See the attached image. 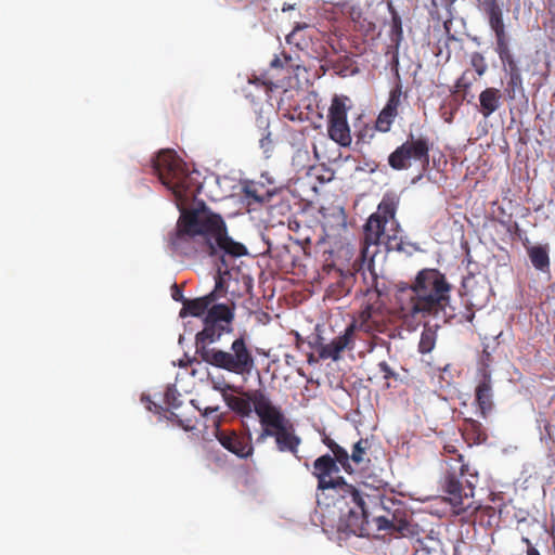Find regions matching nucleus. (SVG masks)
<instances>
[{"mask_svg":"<svg viewBox=\"0 0 555 555\" xmlns=\"http://www.w3.org/2000/svg\"><path fill=\"white\" fill-rule=\"evenodd\" d=\"M153 170L175 196L180 211L176 229L168 234L170 249L189 258L208 253V207L198 198L201 173L190 170L173 150L160 151L153 159Z\"/></svg>","mask_w":555,"mask_h":555,"instance_id":"obj_1","label":"nucleus"},{"mask_svg":"<svg viewBox=\"0 0 555 555\" xmlns=\"http://www.w3.org/2000/svg\"><path fill=\"white\" fill-rule=\"evenodd\" d=\"M452 285L438 269L425 268L414 281L398 291L401 317L421 321L443 312L450 304Z\"/></svg>","mask_w":555,"mask_h":555,"instance_id":"obj_2","label":"nucleus"},{"mask_svg":"<svg viewBox=\"0 0 555 555\" xmlns=\"http://www.w3.org/2000/svg\"><path fill=\"white\" fill-rule=\"evenodd\" d=\"M338 465L335 456L321 455L313 462L312 475L318 479V490H334L346 501L349 509L345 517V527L350 533L361 535L370 522V513L362 493L356 487L341 476L333 477V474L339 473Z\"/></svg>","mask_w":555,"mask_h":555,"instance_id":"obj_3","label":"nucleus"},{"mask_svg":"<svg viewBox=\"0 0 555 555\" xmlns=\"http://www.w3.org/2000/svg\"><path fill=\"white\" fill-rule=\"evenodd\" d=\"M446 460V469L440 479V487L449 495L448 501L457 516L464 518L473 517L479 509L480 504L472 501L465 504V500L473 498L474 490L478 482V473L472 469L464 461V456L452 443L443 446Z\"/></svg>","mask_w":555,"mask_h":555,"instance_id":"obj_4","label":"nucleus"},{"mask_svg":"<svg viewBox=\"0 0 555 555\" xmlns=\"http://www.w3.org/2000/svg\"><path fill=\"white\" fill-rule=\"evenodd\" d=\"M400 197L395 192H386L364 224V245H384L388 251H402L401 227L396 219Z\"/></svg>","mask_w":555,"mask_h":555,"instance_id":"obj_5","label":"nucleus"},{"mask_svg":"<svg viewBox=\"0 0 555 555\" xmlns=\"http://www.w3.org/2000/svg\"><path fill=\"white\" fill-rule=\"evenodd\" d=\"M477 9L487 18L495 37V52L507 75L521 74L519 60L511 49L509 36L504 23V13L499 0H475Z\"/></svg>","mask_w":555,"mask_h":555,"instance_id":"obj_6","label":"nucleus"},{"mask_svg":"<svg viewBox=\"0 0 555 555\" xmlns=\"http://www.w3.org/2000/svg\"><path fill=\"white\" fill-rule=\"evenodd\" d=\"M214 389L219 390L228 408L242 417H250L253 411L259 416L261 410L275 406L261 389L244 391L242 397L229 393V390L238 392V388L230 384L221 386L214 382Z\"/></svg>","mask_w":555,"mask_h":555,"instance_id":"obj_7","label":"nucleus"},{"mask_svg":"<svg viewBox=\"0 0 555 555\" xmlns=\"http://www.w3.org/2000/svg\"><path fill=\"white\" fill-rule=\"evenodd\" d=\"M433 142L426 135L415 138L412 133L408 140L399 145L388 156V165L397 171L408 170L412 166V162H418L422 169L426 170L429 166V152Z\"/></svg>","mask_w":555,"mask_h":555,"instance_id":"obj_8","label":"nucleus"},{"mask_svg":"<svg viewBox=\"0 0 555 555\" xmlns=\"http://www.w3.org/2000/svg\"><path fill=\"white\" fill-rule=\"evenodd\" d=\"M247 254L246 246L230 235L224 219L210 211V256L220 255V262L224 263L225 256L238 258Z\"/></svg>","mask_w":555,"mask_h":555,"instance_id":"obj_9","label":"nucleus"},{"mask_svg":"<svg viewBox=\"0 0 555 555\" xmlns=\"http://www.w3.org/2000/svg\"><path fill=\"white\" fill-rule=\"evenodd\" d=\"M233 353L220 349H210V365L235 374H249L255 360L243 337L236 338L231 346Z\"/></svg>","mask_w":555,"mask_h":555,"instance_id":"obj_10","label":"nucleus"},{"mask_svg":"<svg viewBox=\"0 0 555 555\" xmlns=\"http://www.w3.org/2000/svg\"><path fill=\"white\" fill-rule=\"evenodd\" d=\"M259 421L264 424L272 425L275 429V442L279 451L291 452L298 460V447L301 443L300 437H298L293 428L285 426V416L280 408L274 406L263 409L259 412Z\"/></svg>","mask_w":555,"mask_h":555,"instance_id":"obj_11","label":"nucleus"},{"mask_svg":"<svg viewBox=\"0 0 555 555\" xmlns=\"http://www.w3.org/2000/svg\"><path fill=\"white\" fill-rule=\"evenodd\" d=\"M141 401L146 404L149 411H154L160 414L165 412V417L183 428L184 430H192L195 428L197 423L196 417L192 418L185 415L184 412H178L182 404L181 393L178 391L175 385H168L164 393V402L168 409H164L162 405L153 402L149 396L143 395Z\"/></svg>","mask_w":555,"mask_h":555,"instance_id":"obj_12","label":"nucleus"},{"mask_svg":"<svg viewBox=\"0 0 555 555\" xmlns=\"http://www.w3.org/2000/svg\"><path fill=\"white\" fill-rule=\"evenodd\" d=\"M347 96L335 95L327 114L328 137L343 147H348L352 142L350 127L347 120Z\"/></svg>","mask_w":555,"mask_h":555,"instance_id":"obj_13","label":"nucleus"},{"mask_svg":"<svg viewBox=\"0 0 555 555\" xmlns=\"http://www.w3.org/2000/svg\"><path fill=\"white\" fill-rule=\"evenodd\" d=\"M322 442L332 451L336 461L347 474H352L354 470L351 463L358 467H363L370 463V459L365 457L369 449L367 439L357 441L352 447L350 455L345 448L326 435L322 438Z\"/></svg>","mask_w":555,"mask_h":555,"instance_id":"obj_14","label":"nucleus"},{"mask_svg":"<svg viewBox=\"0 0 555 555\" xmlns=\"http://www.w3.org/2000/svg\"><path fill=\"white\" fill-rule=\"evenodd\" d=\"M382 508L384 514L376 515L373 522L376 525L377 530L382 531H396L403 533L409 528V521L403 505L399 501L392 499H382Z\"/></svg>","mask_w":555,"mask_h":555,"instance_id":"obj_15","label":"nucleus"},{"mask_svg":"<svg viewBox=\"0 0 555 555\" xmlns=\"http://www.w3.org/2000/svg\"><path fill=\"white\" fill-rule=\"evenodd\" d=\"M234 304H210V344L233 332Z\"/></svg>","mask_w":555,"mask_h":555,"instance_id":"obj_16","label":"nucleus"},{"mask_svg":"<svg viewBox=\"0 0 555 555\" xmlns=\"http://www.w3.org/2000/svg\"><path fill=\"white\" fill-rule=\"evenodd\" d=\"M208 326L207 318L205 319V327L196 334V352L189 360L190 374L192 377L203 384L208 380Z\"/></svg>","mask_w":555,"mask_h":555,"instance_id":"obj_17","label":"nucleus"},{"mask_svg":"<svg viewBox=\"0 0 555 555\" xmlns=\"http://www.w3.org/2000/svg\"><path fill=\"white\" fill-rule=\"evenodd\" d=\"M354 332L356 324L351 323L345 328L341 335L335 337L331 343H320L317 347L319 357L324 360H339L341 352H344L346 349H353Z\"/></svg>","mask_w":555,"mask_h":555,"instance_id":"obj_18","label":"nucleus"},{"mask_svg":"<svg viewBox=\"0 0 555 555\" xmlns=\"http://www.w3.org/2000/svg\"><path fill=\"white\" fill-rule=\"evenodd\" d=\"M214 435L219 443L238 457H248L254 448L250 443V437L238 436L234 430L221 429L219 423L215 424Z\"/></svg>","mask_w":555,"mask_h":555,"instance_id":"obj_19","label":"nucleus"},{"mask_svg":"<svg viewBox=\"0 0 555 555\" xmlns=\"http://www.w3.org/2000/svg\"><path fill=\"white\" fill-rule=\"evenodd\" d=\"M242 195L247 206L263 205L275 195V190H270L262 182L246 180L242 183Z\"/></svg>","mask_w":555,"mask_h":555,"instance_id":"obj_20","label":"nucleus"},{"mask_svg":"<svg viewBox=\"0 0 555 555\" xmlns=\"http://www.w3.org/2000/svg\"><path fill=\"white\" fill-rule=\"evenodd\" d=\"M492 397L491 376L485 371L482 380L479 382L475 390V402L482 418H487L493 408Z\"/></svg>","mask_w":555,"mask_h":555,"instance_id":"obj_21","label":"nucleus"},{"mask_svg":"<svg viewBox=\"0 0 555 555\" xmlns=\"http://www.w3.org/2000/svg\"><path fill=\"white\" fill-rule=\"evenodd\" d=\"M319 214L324 230L337 231L346 227L347 217L344 208L339 205L321 206Z\"/></svg>","mask_w":555,"mask_h":555,"instance_id":"obj_22","label":"nucleus"},{"mask_svg":"<svg viewBox=\"0 0 555 555\" xmlns=\"http://www.w3.org/2000/svg\"><path fill=\"white\" fill-rule=\"evenodd\" d=\"M503 93L500 89L488 87L479 94L478 112L483 118L490 117L502 104Z\"/></svg>","mask_w":555,"mask_h":555,"instance_id":"obj_23","label":"nucleus"},{"mask_svg":"<svg viewBox=\"0 0 555 555\" xmlns=\"http://www.w3.org/2000/svg\"><path fill=\"white\" fill-rule=\"evenodd\" d=\"M461 431L468 446L481 444L488 439L485 426L474 418H465Z\"/></svg>","mask_w":555,"mask_h":555,"instance_id":"obj_24","label":"nucleus"},{"mask_svg":"<svg viewBox=\"0 0 555 555\" xmlns=\"http://www.w3.org/2000/svg\"><path fill=\"white\" fill-rule=\"evenodd\" d=\"M215 190H210V201H222L233 195L235 179L227 175H215Z\"/></svg>","mask_w":555,"mask_h":555,"instance_id":"obj_25","label":"nucleus"},{"mask_svg":"<svg viewBox=\"0 0 555 555\" xmlns=\"http://www.w3.org/2000/svg\"><path fill=\"white\" fill-rule=\"evenodd\" d=\"M218 266L217 274L215 276V288L210 292V304L217 299L224 297L228 293V282L231 279V273L228 269L227 262Z\"/></svg>","mask_w":555,"mask_h":555,"instance_id":"obj_26","label":"nucleus"},{"mask_svg":"<svg viewBox=\"0 0 555 555\" xmlns=\"http://www.w3.org/2000/svg\"><path fill=\"white\" fill-rule=\"evenodd\" d=\"M208 310V295L184 300L183 307L180 311V317L185 318L186 315L192 317H204L203 322L205 323V319H208V314L205 315V312Z\"/></svg>","mask_w":555,"mask_h":555,"instance_id":"obj_27","label":"nucleus"},{"mask_svg":"<svg viewBox=\"0 0 555 555\" xmlns=\"http://www.w3.org/2000/svg\"><path fill=\"white\" fill-rule=\"evenodd\" d=\"M528 256L537 270L545 271L550 268L548 250L545 246L538 245L528 248Z\"/></svg>","mask_w":555,"mask_h":555,"instance_id":"obj_28","label":"nucleus"},{"mask_svg":"<svg viewBox=\"0 0 555 555\" xmlns=\"http://www.w3.org/2000/svg\"><path fill=\"white\" fill-rule=\"evenodd\" d=\"M388 9L391 14L390 38L396 46H399L403 38L402 21L391 3H388Z\"/></svg>","mask_w":555,"mask_h":555,"instance_id":"obj_29","label":"nucleus"},{"mask_svg":"<svg viewBox=\"0 0 555 555\" xmlns=\"http://www.w3.org/2000/svg\"><path fill=\"white\" fill-rule=\"evenodd\" d=\"M517 93H524L522 76L521 74L508 75L503 95H505L507 100L514 101Z\"/></svg>","mask_w":555,"mask_h":555,"instance_id":"obj_30","label":"nucleus"},{"mask_svg":"<svg viewBox=\"0 0 555 555\" xmlns=\"http://www.w3.org/2000/svg\"><path fill=\"white\" fill-rule=\"evenodd\" d=\"M401 95L402 87L400 83H398L395 88L391 89L388 101L383 109L392 115L393 117H397L398 108L401 103Z\"/></svg>","mask_w":555,"mask_h":555,"instance_id":"obj_31","label":"nucleus"},{"mask_svg":"<svg viewBox=\"0 0 555 555\" xmlns=\"http://www.w3.org/2000/svg\"><path fill=\"white\" fill-rule=\"evenodd\" d=\"M436 334L430 328L424 330L418 343V351L421 353H428L435 348Z\"/></svg>","mask_w":555,"mask_h":555,"instance_id":"obj_32","label":"nucleus"},{"mask_svg":"<svg viewBox=\"0 0 555 555\" xmlns=\"http://www.w3.org/2000/svg\"><path fill=\"white\" fill-rule=\"evenodd\" d=\"M395 118L396 117L382 109L375 121V129L382 132L389 131Z\"/></svg>","mask_w":555,"mask_h":555,"instance_id":"obj_33","label":"nucleus"},{"mask_svg":"<svg viewBox=\"0 0 555 555\" xmlns=\"http://www.w3.org/2000/svg\"><path fill=\"white\" fill-rule=\"evenodd\" d=\"M470 65L474 67L478 76H482L488 69L485 56L480 52H474L470 55Z\"/></svg>","mask_w":555,"mask_h":555,"instance_id":"obj_34","label":"nucleus"},{"mask_svg":"<svg viewBox=\"0 0 555 555\" xmlns=\"http://www.w3.org/2000/svg\"><path fill=\"white\" fill-rule=\"evenodd\" d=\"M268 128V126L264 128L262 135L259 140L260 147L263 150L264 153L270 152L273 147V140L271 137V132L269 131Z\"/></svg>","mask_w":555,"mask_h":555,"instance_id":"obj_35","label":"nucleus"},{"mask_svg":"<svg viewBox=\"0 0 555 555\" xmlns=\"http://www.w3.org/2000/svg\"><path fill=\"white\" fill-rule=\"evenodd\" d=\"M307 24H296L293 31L286 36V41L289 44H295L296 47H301V42L297 39L298 33L305 28H307Z\"/></svg>","mask_w":555,"mask_h":555,"instance_id":"obj_36","label":"nucleus"},{"mask_svg":"<svg viewBox=\"0 0 555 555\" xmlns=\"http://www.w3.org/2000/svg\"><path fill=\"white\" fill-rule=\"evenodd\" d=\"M291 61L292 56L283 52L281 55L274 56V59L270 62V66L272 68H283Z\"/></svg>","mask_w":555,"mask_h":555,"instance_id":"obj_37","label":"nucleus"},{"mask_svg":"<svg viewBox=\"0 0 555 555\" xmlns=\"http://www.w3.org/2000/svg\"><path fill=\"white\" fill-rule=\"evenodd\" d=\"M260 424L262 426V431L257 438L258 442H263L268 437L275 438V429L272 427V425L264 424L262 421H260Z\"/></svg>","mask_w":555,"mask_h":555,"instance_id":"obj_38","label":"nucleus"},{"mask_svg":"<svg viewBox=\"0 0 555 555\" xmlns=\"http://www.w3.org/2000/svg\"><path fill=\"white\" fill-rule=\"evenodd\" d=\"M472 80L467 77L466 73H463L461 77L456 80L455 88L457 90H462L465 93L470 89L472 87Z\"/></svg>","mask_w":555,"mask_h":555,"instance_id":"obj_39","label":"nucleus"},{"mask_svg":"<svg viewBox=\"0 0 555 555\" xmlns=\"http://www.w3.org/2000/svg\"><path fill=\"white\" fill-rule=\"evenodd\" d=\"M378 369L384 374V379L397 378V373L389 366L386 361L379 362Z\"/></svg>","mask_w":555,"mask_h":555,"instance_id":"obj_40","label":"nucleus"},{"mask_svg":"<svg viewBox=\"0 0 555 555\" xmlns=\"http://www.w3.org/2000/svg\"><path fill=\"white\" fill-rule=\"evenodd\" d=\"M171 297L175 301H180L182 304L184 300H188L183 296L182 288L176 283L171 286Z\"/></svg>","mask_w":555,"mask_h":555,"instance_id":"obj_41","label":"nucleus"},{"mask_svg":"<svg viewBox=\"0 0 555 555\" xmlns=\"http://www.w3.org/2000/svg\"><path fill=\"white\" fill-rule=\"evenodd\" d=\"M456 0H431V4L435 9H438L439 7H443L446 9H451V7L454 4Z\"/></svg>","mask_w":555,"mask_h":555,"instance_id":"obj_42","label":"nucleus"},{"mask_svg":"<svg viewBox=\"0 0 555 555\" xmlns=\"http://www.w3.org/2000/svg\"><path fill=\"white\" fill-rule=\"evenodd\" d=\"M522 541L527 544V555H541L535 546L532 545L528 538H524Z\"/></svg>","mask_w":555,"mask_h":555,"instance_id":"obj_43","label":"nucleus"},{"mask_svg":"<svg viewBox=\"0 0 555 555\" xmlns=\"http://www.w3.org/2000/svg\"><path fill=\"white\" fill-rule=\"evenodd\" d=\"M371 318V308L367 307L365 310H363L360 314L361 319V327L369 328V325H366V321Z\"/></svg>","mask_w":555,"mask_h":555,"instance_id":"obj_44","label":"nucleus"},{"mask_svg":"<svg viewBox=\"0 0 555 555\" xmlns=\"http://www.w3.org/2000/svg\"><path fill=\"white\" fill-rule=\"evenodd\" d=\"M251 83H255V85H262L266 87L267 91H271L272 90V82H267L258 77H255L254 79H250L249 80Z\"/></svg>","mask_w":555,"mask_h":555,"instance_id":"obj_45","label":"nucleus"},{"mask_svg":"<svg viewBox=\"0 0 555 555\" xmlns=\"http://www.w3.org/2000/svg\"><path fill=\"white\" fill-rule=\"evenodd\" d=\"M463 318L465 319V321L467 322H472L475 318V312L468 310L464 315Z\"/></svg>","mask_w":555,"mask_h":555,"instance_id":"obj_46","label":"nucleus"},{"mask_svg":"<svg viewBox=\"0 0 555 555\" xmlns=\"http://www.w3.org/2000/svg\"><path fill=\"white\" fill-rule=\"evenodd\" d=\"M190 403L194 406V409H197V410L201 412V415H202V416H204V417H205V416L208 414V408H205V409L202 411L199 408H197V406H195V405H194V400H191V401H190Z\"/></svg>","mask_w":555,"mask_h":555,"instance_id":"obj_47","label":"nucleus"},{"mask_svg":"<svg viewBox=\"0 0 555 555\" xmlns=\"http://www.w3.org/2000/svg\"><path fill=\"white\" fill-rule=\"evenodd\" d=\"M293 9H294V5H292V4H284L282 11L286 12V11H289V10H293Z\"/></svg>","mask_w":555,"mask_h":555,"instance_id":"obj_48","label":"nucleus"},{"mask_svg":"<svg viewBox=\"0 0 555 555\" xmlns=\"http://www.w3.org/2000/svg\"><path fill=\"white\" fill-rule=\"evenodd\" d=\"M210 414L218 411V406L210 405L209 408Z\"/></svg>","mask_w":555,"mask_h":555,"instance_id":"obj_49","label":"nucleus"},{"mask_svg":"<svg viewBox=\"0 0 555 555\" xmlns=\"http://www.w3.org/2000/svg\"><path fill=\"white\" fill-rule=\"evenodd\" d=\"M371 279H372V284L376 282V276L375 275L372 274Z\"/></svg>","mask_w":555,"mask_h":555,"instance_id":"obj_50","label":"nucleus"},{"mask_svg":"<svg viewBox=\"0 0 555 555\" xmlns=\"http://www.w3.org/2000/svg\"><path fill=\"white\" fill-rule=\"evenodd\" d=\"M363 137H364V134H363L362 132H359V133H358V138H359V139H363Z\"/></svg>","mask_w":555,"mask_h":555,"instance_id":"obj_51","label":"nucleus"},{"mask_svg":"<svg viewBox=\"0 0 555 555\" xmlns=\"http://www.w3.org/2000/svg\"><path fill=\"white\" fill-rule=\"evenodd\" d=\"M548 2H550V5H551V7H552V5H555V0H548Z\"/></svg>","mask_w":555,"mask_h":555,"instance_id":"obj_52","label":"nucleus"}]
</instances>
